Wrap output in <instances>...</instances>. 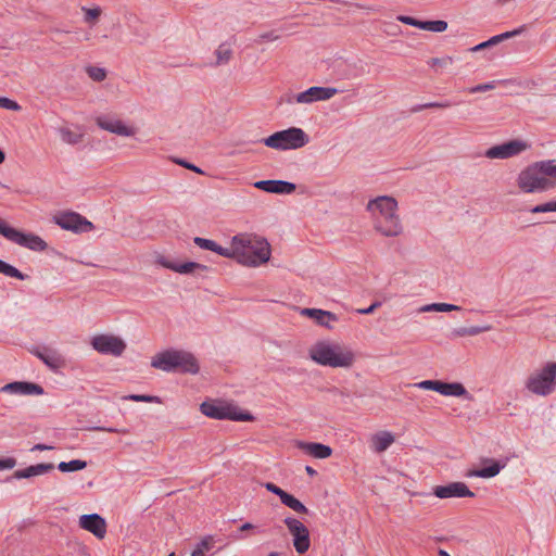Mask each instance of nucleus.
Here are the masks:
<instances>
[{"label": "nucleus", "instance_id": "2", "mask_svg": "<svg viewBox=\"0 0 556 556\" xmlns=\"http://www.w3.org/2000/svg\"><path fill=\"white\" fill-rule=\"evenodd\" d=\"M237 262L249 267L265 264L270 258V244L265 238L252 233H239L233 237Z\"/></svg>", "mask_w": 556, "mask_h": 556}, {"label": "nucleus", "instance_id": "57", "mask_svg": "<svg viewBox=\"0 0 556 556\" xmlns=\"http://www.w3.org/2000/svg\"><path fill=\"white\" fill-rule=\"evenodd\" d=\"M380 306V302H375L372 303L369 307L367 308H359L357 309V313L358 314H362V315H367V314H371L377 307Z\"/></svg>", "mask_w": 556, "mask_h": 556}, {"label": "nucleus", "instance_id": "15", "mask_svg": "<svg viewBox=\"0 0 556 556\" xmlns=\"http://www.w3.org/2000/svg\"><path fill=\"white\" fill-rule=\"evenodd\" d=\"M433 494L439 498L473 497L475 493L464 482H452L447 485H438Z\"/></svg>", "mask_w": 556, "mask_h": 556}, {"label": "nucleus", "instance_id": "10", "mask_svg": "<svg viewBox=\"0 0 556 556\" xmlns=\"http://www.w3.org/2000/svg\"><path fill=\"white\" fill-rule=\"evenodd\" d=\"M53 222L62 229L74 232H87L92 230L93 225L78 213L61 212L53 216Z\"/></svg>", "mask_w": 556, "mask_h": 556}, {"label": "nucleus", "instance_id": "19", "mask_svg": "<svg viewBox=\"0 0 556 556\" xmlns=\"http://www.w3.org/2000/svg\"><path fill=\"white\" fill-rule=\"evenodd\" d=\"M1 391L23 395H42L45 392L41 386L26 381H15L8 383L2 387Z\"/></svg>", "mask_w": 556, "mask_h": 556}, {"label": "nucleus", "instance_id": "7", "mask_svg": "<svg viewBox=\"0 0 556 556\" xmlns=\"http://www.w3.org/2000/svg\"><path fill=\"white\" fill-rule=\"evenodd\" d=\"M517 185L526 193L547 191L552 186L545 179L539 162H534L519 173Z\"/></svg>", "mask_w": 556, "mask_h": 556}, {"label": "nucleus", "instance_id": "44", "mask_svg": "<svg viewBox=\"0 0 556 556\" xmlns=\"http://www.w3.org/2000/svg\"><path fill=\"white\" fill-rule=\"evenodd\" d=\"M127 399L135 401V402H147V403H152V402L159 403L160 402L157 396H152V395L132 394V395H129Z\"/></svg>", "mask_w": 556, "mask_h": 556}, {"label": "nucleus", "instance_id": "37", "mask_svg": "<svg viewBox=\"0 0 556 556\" xmlns=\"http://www.w3.org/2000/svg\"><path fill=\"white\" fill-rule=\"evenodd\" d=\"M83 11L85 12V22L93 24L97 22L99 16L101 15V9L100 8H83Z\"/></svg>", "mask_w": 556, "mask_h": 556}, {"label": "nucleus", "instance_id": "14", "mask_svg": "<svg viewBox=\"0 0 556 556\" xmlns=\"http://www.w3.org/2000/svg\"><path fill=\"white\" fill-rule=\"evenodd\" d=\"M78 523L81 529L91 532L100 540L106 534L105 519L98 514L81 515Z\"/></svg>", "mask_w": 556, "mask_h": 556}, {"label": "nucleus", "instance_id": "60", "mask_svg": "<svg viewBox=\"0 0 556 556\" xmlns=\"http://www.w3.org/2000/svg\"><path fill=\"white\" fill-rule=\"evenodd\" d=\"M424 312H430V311H437L439 312V303H433V304H429V305H426L424 308H422Z\"/></svg>", "mask_w": 556, "mask_h": 556}, {"label": "nucleus", "instance_id": "58", "mask_svg": "<svg viewBox=\"0 0 556 556\" xmlns=\"http://www.w3.org/2000/svg\"><path fill=\"white\" fill-rule=\"evenodd\" d=\"M179 164H181V165H182V166H185L186 168L191 169V170H193V172H195V173H200V174H202V173H203V172H202L199 167H197L195 165H192V164H189V163H186V162H179Z\"/></svg>", "mask_w": 556, "mask_h": 556}, {"label": "nucleus", "instance_id": "26", "mask_svg": "<svg viewBox=\"0 0 556 556\" xmlns=\"http://www.w3.org/2000/svg\"><path fill=\"white\" fill-rule=\"evenodd\" d=\"M442 395L465 396L469 401L472 400V396L460 382H444L442 388Z\"/></svg>", "mask_w": 556, "mask_h": 556}, {"label": "nucleus", "instance_id": "49", "mask_svg": "<svg viewBox=\"0 0 556 556\" xmlns=\"http://www.w3.org/2000/svg\"><path fill=\"white\" fill-rule=\"evenodd\" d=\"M0 108L17 111L20 105L9 98H0Z\"/></svg>", "mask_w": 556, "mask_h": 556}, {"label": "nucleus", "instance_id": "30", "mask_svg": "<svg viewBox=\"0 0 556 556\" xmlns=\"http://www.w3.org/2000/svg\"><path fill=\"white\" fill-rule=\"evenodd\" d=\"M61 140L67 144H77L81 141L83 135L71 130L67 127H60L58 129Z\"/></svg>", "mask_w": 556, "mask_h": 556}, {"label": "nucleus", "instance_id": "21", "mask_svg": "<svg viewBox=\"0 0 556 556\" xmlns=\"http://www.w3.org/2000/svg\"><path fill=\"white\" fill-rule=\"evenodd\" d=\"M395 441V437L390 431H378L370 438V447L376 453L387 451Z\"/></svg>", "mask_w": 556, "mask_h": 556}, {"label": "nucleus", "instance_id": "6", "mask_svg": "<svg viewBox=\"0 0 556 556\" xmlns=\"http://www.w3.org/2000/svg\"><path fill=\"white\" fill-rule=\"evenodd\" d=\"M309 139L305 131L301 128L291 127L285 130L276 131L262 142L275 150H296L308 143Z\"/></svg>", "mask_w": 556, "mask_h": 556}, {"label": "nucleus", "instance_id": "9", "mask_svg": "<svg viewBox=\"0 0 556 556\" xmlns=\"http://www.w3.org/2000/svg\"><path fill=\"white\" fill-rule=\"evenodd\" d=\"M283 523L292 536V544L295 552L300 555L305 554L311 547L308 528L294 517H286Z\"/></svg>", "mask_w": 556, "mask_h": 556}, {"label": "nucleus", "instance_id": "29", "mask_svg": "<svg viewBox=\"0 0 556 556\" xmlns=\"http://www.w3.org/2000/svg\"><path fill=\"white\" fill-rule=\"evenodd\" d=\"M283 505L291 508L298 514L306 515L308 514L307 507L300 502L298 498H295L293 495L289 494L288 492L282 496L280 500Z\"/></svg>", "mask_w": 556, "mask_h": 556}, {"label": "nucleus", "instance_id": "1", "mask_svg": "<svg viewBox=\"0 0 556 556\" xmlns=\"http://www.w3.org/2000/svg\"><path fill=\"white\" fill-rule=\"evenodd\" d=\"M367 210L374 218V226L377 231L386 237H396L402 233V225L396 214L397 202L394 198L381 195L370 200Z\"/></svg>", "mask_w": 556, "mask_h": 556}, {"label": "nucleus", "instance_id": "11", "mask_svg": "<svg viewBox=\"0 0 556 556\" xmlns=\"http://www.w3.org/2000/svg\"><path fill=\"white\" fill-rule=\"evenodd\" d=\"M91 345L97 352L113 356H121L126 350L124 340L113 334L94 336Z\"/></svg>", "mask_w": 556, "mask_h": 556}, {"label": "nucleus", "instance_id": "4", "mask_svg": "<svg viewBox=\"0 0 556 556\" xmlns=\"http://www.w3.org/2000/svg\"><path fill=\"white\" fill-rule=\"evenodd\" d=\"M311 358L319 365L349 368L355 361L354 353L339 344L317 342L309 350Z\"/></svg>", "mask_w": 556, "mask_h": 556}, {"label": "nucleus", "instance_id": "50", "mask_svg": "<svg viewBox=\"0 0 556 556\" xmlns=\"http://www.w3.org/2000/svg\"><path fill=\"white\" fill-rule=\"evenodd\" d=\"M498 43V37L496 36H493L492 38H490L489 40L484 41V42H481L477 46H475L471 51H480L482 49H485L488 47H491V46H494V45H497Z\"/></svg>", "mask_w": 556, "mask_h": 556}, {"label": "nucleus", "instance_id": "17", "mask_svg": "<svg viewBox=\"0 0 556 556\" xmlns=\"http://www.w3.org/2000/svg\"><path fill=\"white\" fill-rule=\"evenodd\" d=\"M97 125L106 131L118 136L131 137L136 134L135 128L126 126L121 119L110 117H98Z\"/></svg>", "mask_w": 556, "mask_h": 556}, {"label": "nucleus", "instance_id": "64", "mask_svg": "<svg viewBox=\"0 0 556 556\" xmlns=\"http://www.w3.org/2000/svg\"><path fill=\"white\" fill-rule=\"evenodd\" d=\"M439 556H450V554L444 549H439Z\"/></svg>", "mask_w": 556, "mask_h": 556}, {"label": "nucleus", "instance_id": "39", "mask_svg": "<svg viewBox=\"0 0 556 556\" xmlns=\"http://www.w3.org/2000/svg\"><path fill=\"white\" fill-rule=\"evenodd\" d=\"M453 58L452 56H444V58H432L429 60V65L431 67H445L447 65L453 64Z\"/></svg>", "mask_w": 556, "mask_h": 556}, {"label": "nucleus", "instance_id": "47", "mask_svg": "<svg viewBox=\"0 0 556 556\" xmlns=\"http://www.w3.org/2000/svg\"><path fill=\"white\" fill-rule=\"evenodd\" d=\"M265 489L269 492H271L273 494H276L277 496H279V498L281 500L282 496L287 493L285 490H282L281 488L277 486L275 483L273 482H266L264 484Z\"/></svg>", "mask_w": 556, "mask_h": 556}, {"label": "nucleus", "instance_id": "61", "mask_svg": "<svg viewBox=\"0 0 556 556\" xmlns=\"http://www.w3.org/2000/svg\"><path fill=\"white\" fill-rule=\"evenodd\" d=\"M255 526L251 522H245L240 527V531H248L254 529Z\"/></svg>", "mask_w": 556, "mask_h": 556}, {"label": "nucleus", "instance_id": "36", "mask_svg": "<svg viewBox=\"0 0 556 556\" xmlns=\"http://www.w3.org/2000/svg\"><path fill=\"white\" fill-rule=\"evenodd\" d=\"M87 74L94 81H102L106 77L105 70L97 66L87 67Z\"/></svg>", "mask_w": 556, "mask_h": 556}, {"label": "nucleus", "instance_id": "34", "mask_svg": "<svg viewBox=\"0 0 556 556\" xmlns=\"http://www.w3.org/2000/svg\"><path fill=\"white\" fill-rule=\"evenodd\" d=\"M443 384L444 382L440 380H424L418 383H415L414 386L419 389L432 390L442 394Z\"/></svg>", "mask_w": 556, "mask_h": 556}, {"label": "nucleus", "instance_id": "62", "mask_svg": "<svg viewBox=\"0 0 556 556\" xmlns=\"http://www.w3.org/2000/svg\"><path fill=\"white\" fill-rule=\"evenodd\" d=\"M305 471L307 472V475H309L311 477H315L317 475V471L311 467V466H306L305 467Z\"/></svg>", "mask_w": 556, "mask_h": 556}, {"label": "nucleus", "instance_id": "38", "mask_svg": "<svg viewBox=\"0 0 556 556\" xmlns=\"http://www.w3.org/2000/svg\"><path fill=\"white\" fill-rule=\"evenodd\" d=\"M491 327L490 326H485V327H470V328H462L457 331V334L458 336H476V334H479L481 332H484V331H488L490 330Z\"/></svg>", "mask_w": 556, "mask_h": 556}, {"label": "nucleus", "instance_id": "48", "mask_svg": "<svg viewBox=\"0 0 556 556\" xmlns=\"http://www.w3.org/2000/svg\"><path fill=\"white\" fill-rule=\"evenodd\" d=\"M397 20L400 22H402L403 24L410 25V26L418 27V28H420V25H422V21L416 20L412 16L400 15L397 17Z\"/></svg>", "mask_w": 556, "mask_h": 556}, {"label": "nucleus", "instance_id": "13", "mask_svg": "<svg viewBox=\"0 0 556 556\" xmlns=\"http://www.w3.org/2000/svg\"><path fill=\"white\" fill-rule=\"evenodd\" d=\"M528 144L521 140H510L508 142L494 146L486 150L485 156L489 159H508L518 155L528 149Z\"/></svg>", "mask_w": 556, "mask_h": 556}, {"label": "nucleus", "instance_id": "18", "mask_svg": "<svg viewBox=\"0 0 556 556\" xmlns=\"http://www.w3.org/2000/svg\"><path fill=\"white\" fill-rule=\"evenodd\" d=\"M254 187L269 193L290 194L295 191L296 186L293 182L285 180H260Z\"/></svg>", "mask_w": 556, "mask_h": 556}, {"label": "nucleus", "instance_id": "45", "mask_svg": "<svg viewBox=\"0 0 556 556\" xmlns=\"http://www.w3.org/2000/svg\"><path fill=\"white\" fill-rule=\"evenodd\" d=\"M279 36L275 31H267L258 35V37L255 39V42L262 43L265 41H275L278 40Z\"/></svg>", "mask_w": 556, "mask_h": 556}, {"label": "nucleus", "instance_id": "12", "mask_svg": "<svg viewBox=\"0 0 556 556\" xmlns=\"http://www.w3.org/2000/svg\"><path fill=\"white\" fill-rule=\"evenodd\" d=\"M338 90L336 88L330 87H311L307 90L300 92L292 98H288L287 102L291 103L295 101L302 104H309L316 101H325L332 98Z\"/></svg>", "mask_w": 556, "mask_h": 556}, {"label": "nucleus", "instance_id": "55", "mask_svg": "<svg viewBox=\"0 0 556 556\" xmlns=\"http://www.w3.org/2000/svg\"><path fill=\"white\" fill-rule=\"evenodd\" d=\"M212 546V539L208 536V538H204L203 540H201V542L197 545L198 548H203V552L205 553V551H208Z\"/></svg>", "mask_w": 556, "mask_h": 556}, {"label": "nucleus", "instance_id": "51", "mask_svg": "<svg viewBox=\"0 0 556 556\" xmlns=\"http://www.w3.org/2000/svg\"><path fill=\"white\" fill-rule=\"evenodd\" d=\"M15 228H12L8 226L4 222L0 220V233L7 238L8 240L11 239L12 235L14 233Z\"/></svg>", "mask_w": 556, "mask_h": 556}, {"label": "nucleus", "instance_id": "56", "mask_svg": "<svg viewBox=\"0 0 556 556\" xmlns=\"http://www.w3.org/2000/svg\"><path fill=\"white\" fill-rule=\"evenodd\" d=\"M460 307L447 304V303H439V312H451V311H458Z\"/></svg>", "mask_w": 556, "mask_h": 556}, {"label": "nucleus", "instance_id": "23", "mask_svg": "<svg viewBox=\"0 0 556 556\" xmlns=\"http://www.w3.org/2000/svg\"><path fill=\"white\" fill-rule=\"evenodd\" d=\"M482 463L489 464V466L480 468V469L471 470L468 472V476L484 478V479L493 478L496 475H498L500 471L502 470V468H504V466H505V465L501 464L500 462L491 459V458H485L482 460Z\"/></svg>", "mask_w": 556, "mask_h": 556}, {"label": "nucleus", "instance_id": "52", "mask_svg": "<svg viewBox=\"0 0 556 556\" xmlns=\"http://www.w3.org/2000/svg\"><path fill=\"white\" fill-rule=\"evenodd\" d=\"M90 430L105 431V432H110V433H123V434L128 433L127 429H116V428H108V427H93V428H90Z\"/></svg>", "mask_w": 556, "mask_h": 556}, {"label": "nucleus", "instance_id": "41", "mask_svg": "<svg viewBox=\"0 0 556 556\" xmlns=\"http://www.w3.org/2000/svg\"><path fill=\"white\" fill-rule=\"evenodd\" d=\"M193 241L199 248L204 249V250L214 251V249L216 247L215 241L210 240V239H204L201 237H195Z\"/></svg>", "mask_w": 556, "mask_h": 556}, {"label": "nucleus", "instance_id": "8", "mask_svg": "<svg viewBox=\"0 0 556 556\" xmlns=\"http://www.w3.org/2000/svg\"><path fill=\"white\" fill-rule=\"evenodd\" d=\"M200 410L203 415L218 420L251 421L254 419L249 412H238L236 406L222 405L214 402H203L200 406Z\"/></svg>", "mask_w": 556, "mask_h": 556}, {"label": "nucleus", "instance_id": "59", "mask_svg": "<svg viewBox=\"0 0 556 556\" xmlns=\"http://www.w3.org/2000/svg\"><path fill=\"white\" fill-rule=\"evenodd\" d=\"M52 448H53L52 446H49V445H46L42 443H38L31 450L33 451H48V450H52Z\"/></svg>", "mask_w": 556, "mask_h": 556}, {"label": "nucleus", "instance_id": "40", "mask_svg": "<svg viewBox=\"0 0 556 556\" xmlns=\"http://www.w3.org/2000/svg\"><path fill=\"white\" fill-rule=\"evenodd\" d=\"M532 213H547V212H556V201L546 202L543 204H539L531 208Z\"/></svg>", "mask_w": 556, "mask_h": 556}, {"label": "nucleus", "instance_id": "53", "mask_svg": "<svg viewBox=\"0 0 556 556\" xmlns=\"http://www.w3.org/2000/svg\"><path fill=\"white\" fill-rule=\"evenodd\" d=\"M16 465V460L14 458H4L0 459V470L3 469H12Z\"/></svg>", "mask_w": 556, "mask_h": 556}, {"label": "nucleus", "instance_id": "63", "mask_svg": "<svg viewBox=\"0 0 556 556\" xmlns=\"http://www.w3.org/2000/svg\"><path fill=\"white\" fill-rule=\"evenodd\" d=\"M191 556H204L203 548L195 547L193 552L191 553Z\"/></svg>", "mask_w": 556, "mask_h": 556}, {"label": "nucleus", "instance_id": "43", "mask_svg": "<svg viewBox=\"0 0 556 556\" xmlns=\"http://www.w3.org/2000/svg\"><path fill=\"white\" fill-rule=\"evenodd\" d=\"M217 62L218 63H226L230 60L231 56V50L228 48H224L220 46L216 51Z\"/></svg>", "mask_w": 556, "mask_h": 556}, {"label": "nucleus", "instance_id": "32", "mask_svg": "<svg viewBox=\"0 0 556 556\" xmlns=\"http://www.w3.org/2000/svg\"><path fill=\"white\" fill-rule=\"evenodd\" d=\"M447 23L445 21H422V25H420V29L433 31V33H442L446 30Z\"/></svg>", "mask_w": 556, "mask_h": 556}, {"label": "nucleus", "instance_id": "3", "mask_svg": "<svg viewBox=\"0 0 556 556\" xmlns=\"http://www.w3.org/2000/svg\"><path fill=\"white\" fill-rule=\"evenodd\" d=\"M151 366L163 371H180L198 374L200 370L197 358L184 350H166L157 353L151 361Z\"/></svg>", "mask_w": 556, "mask_h": 556}, {"label": "nucleus", "instance_id": "31", "mask_svg": "<svg viewBox=\"0 0 556 556\" xmlns=\"http://www.w3.org/2000/svg\"><path fill=\"white\" fill-rule=\"evenodd\" d=\"M87 467V463L80 459H73L71 462H61L58 469L62 472L78 471Z\"/></svg>", "mask_w": 556, "mask_h": 556}, {"label": "nucleus", "instance_id": "24", "mask_svg": "<svg viewBox=\"0 0 556 556\" xmlns=\"http://www.w3.org/2000/svg\"><path fill=\"white\" fill-rule=\"evenodd\" d=\"M160 263L163 267L168 268V269L179 273V274H190L194 270H198V271H207L208 270V267L206 265L195 263V262H186L184 264L177 265L169 261L162 260V261H160Z\"/></svg>", "mask_w": 556, "mask_h": 556}, {"label": "nucleus", "instance_id": "25", "mask_svg": "<svg viewBox=\"0 0 556 556\" xmlns=\"http://www.w3.org/2000/svg\"><path fill=\"white\" fill-rule=\"evenodd\" d=\"M54 469L53 464H38L34 466H29L25 469L16 470L14 472V478L16 479H27L34 476L43 475Z\"/></svg>", "mask_w": 556, "mask_h": 556}, {"label": "nucleus", "instance_id": "20", "mask_svg": "<svg viewBox=\"0 0 556 556\" xmlns=\"http://www.w3.org/2000/svg\"><path fill=\"white\" fill-rule=\"evenodd\" d=\"M296 446L305 454L318 459L328 458L332 454V448L323 443L298 441Z\"/></svg>", "mask_w": 556, "mask_h": 556}, {"label": "nucleus", "instance_id": "16", "mask_svg": "<svg viewBox=\"0 0 556 556\" xmlns=\"http://www.w3.org/2000/svg\"><path fill=\"white\" fill-rule=\"evenodd\" d=\"M10 241L33 251H45L47 249V243L39 236L24 233L17 229L14 230Z\"/></svg>", "mask_w": 556, "mask_h": 556}, {"label": "nucleus", "instance_id": "42", "mask_svg": "<svg viewBox=\"0 0 556 556\" xmlns=\"http://www.w3.org/2000/svg\"><path fill=\"white\" fill-rule=\"evenodd\" d=\"M451 106L450 102H428L425 104L418 105L416 109H414L415 112L421 111L424 109H447Z\"/></svg>", "mask_w": 556, "mask_h": 556}, {"label": "nucleus", "instance_id": "33", "mask_svg": "<svg viewBox=\"0 0 556 556\" xmlns=\"http://www.w3.org/2000/svg\"><path fill=\"white\" fill-rule=\"evenodd\" d=\"M0 274H3L8 277H13L20 280H24L26 276L21 273L17 268L14 266L5 263L4 261L0 260Z\"/></svg>", "mask_w": 556, "mask_h": 556}, {"label": "nucleus", "instance_id": "28", "mask_svg": "<svg viewBox=\"0 0 556 556\" xmlns=\"http://www.w3.org/2000/svg\"><path fill=\"white\" fill-rule=\"evenodd\" d=\"M34 354L51 369H56L60 367L61 359L55 352L45 349L43 351L36 350L34 351Z\"/></svg>", "mask_w": 556, "mask_h": 556}, {"label": "nucleus", "instance_id": "46", "mask_svg": "<svg viewBox=\"0 0 556 556\" xmlns=\"http://www.w3.org/2000/svg\"><path fill=\"white\" fill-rule=\"evenodd\" d=\"M494 88H495L494 83H488V84H481V85H477L475 87H471V88H469L468 91L470 93H477V92L490 91V90H493Z\"/></svg>", "mask_w": 556, "mask_h": 556}, {"label": "nucleus", "instance_id": "35", "mask_svg": "<svg viewBox=\"0 0 556 556\" xmlns=\"http://www.w3.org/2000/svg\"><path fill=\"white\" fill-rule=\"evenodd\" d=\"M235 251H236V244L233 243V238H232L229 248H223L222 245L216 243V247L213 252H215L222 256H225L228 258H233L237 261V254Z\"/></svg>", "mask_w": 556, "mask_h": 556}, {"label": "nucleus", "instance_id": "22", "mask_svg": "<svg viewBox=\"0 0 556 556\" xmlns=\"http://www.w3.org/2000/svg\"><path fill=\"white\" fill-rule=\"evenodd\" d=\"M302 315L313 318L318 325L324 326L328 329L332 328V326L330 325L331 321L338 320L336 314L318 308H303Z\"/></svg>", "mask_w": 556, "mask_h": 556}, {"label": "nucleus", "instance_id": "54", "mask_svg": "<svg viewBox=\"0 0 556 556\" xmlns=\"http://www.w3.org/2000/svg\"><path fill=\"white\" fill-rule=\"evenodd\" d=\"M520 33H521V28L515 29V30H511V31H506V33H503V34H500V35H496V37H498V43H500L504 39L511 38V37H514L516 35H519Z\"/></svg>", "mask_w": 556, "mask_h": 556}, {"label": "nucleus", "instance_id": "5", "mask_svg": "<svg viewBox=\"0 0 556 556\" xmlns=\"http://www.w3.org/2000/svg\"><path fill=\"white\" fill-rule=\"evenodd\" d=\"M526 388L535 395L552 394L556 389V362H548L530 374L526 381Z\"/></svg>", "mask_w": 556, "mask_h": 556}, {"label": "nucleus", "instance_id": "27", "mask_svg": "<svg viewBox=\"0 0 556 556\" xmlns=\"http://www.w3.org/2000/svg\"><path fill=\"white\" fill-rule=\"evenodd\" d=\"M545 179L551 184V189L556 188V160L539 161Z\"/></svg>", "mask_w": 556, "mask_h": 556}]
</instances>
